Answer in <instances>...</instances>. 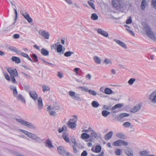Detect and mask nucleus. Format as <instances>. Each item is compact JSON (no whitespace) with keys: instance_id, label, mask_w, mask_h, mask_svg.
I'll use <instances>...</instances> for the list:
<instances>
[{"instance_id":"obj_1","label":"nucleus","mask_w":156,"mask_h":156,"mask_svg":"<svg viewBox=\"0 0 156 156\" xmlns=\"http://www.w3.org/2000/svg\"><path fill=\"white\" fill-rule=\"evenodd\" d=\"M16 120L18 122L30 129H35L36 126L32 123L21 119L16 118Z\"/></svg>"},{"instance_id":"obj_2","label":"nucleus","mask_w":156,"mask_h":156,"mask_svg":"<svg viewBox=\"0 0 156 156\" xmlns=\"http://www.w3.org/2000/svg\"><path fill=\"white\" fill-rule=\"evenodd\" d=\"M146 32V35L148 37L154 40L155 37L154 33L151 30L147 24H145L143 26Z\"/></svg>"},{"instance_id":"obj_3","label":"nucleus","mask_w":156,"mask_h":156,"mask_svg":"<svg viewBox=\"0 0 156 156\" xmlns=\"http://www.w3.org/2000/svg\"><path fill=\"white\" fill-rule=\"evenodd\" d=\"M20 131L30 138L34 139L36 141H37L40 139L38 137L37 135L33 133L27 131L22 129H20Z\"/></svg>"},{"instance_id":"obj_4","label":"nucleus","mask_w":156,"mask_h":156,"mask_svg":"<svg viewBox=\"0 0 156 156\" xmlns=\"http://www.w3.org/2000/svg\"><path fill=\"white\" fill-rule=\"evenodd\" d=\"M69 95L72 98L75 100L81 101L82 98L80 96V95L79 94H76V93L72 91H70L69 92Z\"/></svg>"},{"instance_id":"obj_5","label":"nucleus","mask_w":156,"mask_h":156,"mask_svg":"<svg viewBox=\"0 0 156 156\" xmlns=\"http://www.w3.org/2000/svg\"><path fill=\"white\" fill-rule=\"evenodd\" d=\"M123 2L122 0H112V4L114 8H121L122 7Z\"/></svg>"},{"instance_id":"obj_6","label":"nucleus","mask_w":156,"mask_h":156,"mask_svg":"<svg viewBox=\"0 0 156 156\" xmlns=\"http://www.w3.org/2000/svg\"><path fill=\"white\" fill-rule=\"evenodd\" d=\"M20 13L27 20V22L31 23L32 22V19L30 17L28 13L25 11L21 10L20 11Z\"/></svg>"},{"instance_id":"obj_7","label":"nucleus","mask_w":156,"mask_h":156,"mask_svg":"<svg viewBox=\"0 0 156 156\" xmlns=\"http://www.w3.org/2000/svg\"><path fill=\"white\" fill-rule=\"evenodd\" d=\"M149 100L153 103L156 104V91H153L149 95Z\"/></svg>"},{"instance_id":"obj_8","label":"nucleus","mask_w":156,"mask_h":156,"mask_svg":"<svg viewBox=\"0 0 156 156\" xmlns=\"http://www.w3.org/2000/svg\"><path fill=\"white\" fill-rule=\"evenodd\" d=\"M113 144L115 146H121L123 145L126 146L128 145V143L123 140H119L114 142Z\"/></svg>"},{"instance_id":"obj_9","label":"nucleus","mask_w":156,"mask_h":156,"mask_svg":"<svg viewBox=\"0 0 156 156\" xmlns=\"http://www.w3.org/2000/svg\"><path fill=\"white\" fill-rule=\"evenodd\" d=\"M142 106L141 103H139L135 105L133 108L130 110V112L132 113H135L138 111Z\"/></svg>"},{"instance_id":"obj_10","label":"nucleus","mask_w":156,"mask_h":156,"mask_svg":"<svg viewBox=\"0 0 156 156\" xmlns=\"http://www.w3.org/2000/svg\"><path fill=\"white\" fill-rule=\"evenodd\" d=\"M57 149L59 153L62 155H64L66 153V150L64 147L59 146L57 147Z\"/></svg>"},{"instance_id":"obj_11","label":"nucleus","mask_w":156,"mask_h":156,"mask_svg":"<svg viewBox=\"0 0 156 156\" xmlns=\"http://www.w3.org/2000/svg\"><path fill=\"white\" fill-rule=\"evenodd\" d=\"M129 115V114L126 113H122L119 114L116 117L117 119L119 121L121 120L122 118L127 117Z\"/></svg>"},{"instance_id":"obj_12","label":"nucleus","mask_w":156,"mask_h":156,"mask_svg":"<svg viewBox=\"0 0 156 156\" xmlns=\"http://www.w3.org/2000/svg\"><path fill=\"white\" fill-rule=\"evenodd\" d=\"M29 94L30 97L34 101H36L37 98V94L34 91H30Z\"/></svg>"},{"instance_id":"obj_13","label":"nucleus","mask_w":156,"mask_h":156,"mask_svg":"<svg viewBox=\"0 0 156 156\" xmlns=\"http://www.w3.org/2000/svg\"><path fill=\"white\" fill-rule=\"evenodd\" d=\"M125 152L128 156H133L132 149L129 147H126L125 149Z\"/></svg>"},{"instance_id":"obj_14","label":"nucleus","mask_w":156,"mask_h":156,"mask_svg":"<svg viewBox=\"0 0 156 156\" xmlns=\"http://www.w3.org/2000/svg\"><path fill=\"white\" fill-rule=\"evenodd\" d=\"M7 70L10 74H12L16 76L18 75V72L16 69H12L11 68H8L7 69Z\"/></svg>"},{"instance_id":"obj_15","label":"nucleus","mask_w":156,"mask_h":156,"mask_svg":"<svg viewBox=\"0 0 156 156\" xmlns=\"http://www.w3.org/2000/svg\"><path fill=\"white\" fill-rule=\"evenodd\" d=\"M114 41L117 43L119 45L125 49H126L127 48V46L124 43L116 39H114Z\"/></svg>"},{"instance_id":"obj_16","label":"nucleus","mask_w":156,"mask_h":156,"mask_svg":"<svg viewBox=\"0 0 156 156\" xmlns=\"http://www.w3.org/2000/svg\"><path fill=\"white\" fill-rule=\"evenodd\" d=\"M97 32L99 34L105 37H107L108 36V33L103 30L102 29H98L97 30Z\"/></svg>"},{"instance_id":"obj_17","label":"nucleus","mask_w":156,"mask_h":156,"mask_svg":"<svg viewBox=\"0 0 156 156\" xmlns=\"http://www.w3.org/2000/svg\"><path fill=\"white\" fill-rule=\"evenodd\" d=\"M38 108L39 110L42 109L43 106L42 99L41 97H39L37 99Z\"/></svg>"},{"instance_id":"obj_18","label":"nucleus","mask_w":156,"mask_h":156,"mask_svg":"<svg viewBox=\"0 0 156 156\" xmlns=\"http://www.w3.org/2000/svg\"><path fill=\"white\" fill-rule=\"evenodd\" d=\"M41 35L45 39H48L49 38V34L48 32L45 30L43 31L41 33Z\"/></svg>"},{"instance_id":"obj_19","label":"nucleus","mask_w":156,"mask_h":156,"mask_svg":"<svg viewBox=\"0 0 156 156\" xmlns=\"http://www.w3.org/2000/svg\"><path fill=\"white\" fill-rule=\"evenodd\" d=\"M73 120V119H70V120L67 122V124L68 126L71 129H73L76 127V123L74 122H70V121Z\"/></svg>"},{"instance_id":"obj_20","label":"nucleus","mask_w":156,"mask_h":156,"mask_svg":"<svg viewBox=\"0 0 156 156\" xmlns=\"http://www.w3.org/2000/svg\"><path fill=\"white\" fill-rule=\"evenodd\" d=\"M62 137L66 142H69L70 141L68 134L66 133H63L62 136Z\"/></svg>"},{"instance_id":"obj_21","label":"nucleus","mask_w":156,"mask_h":156,"mask_svg":"<svg viewBox=\"0 0 156 156\" xmlns=\"http://www.w3.org/2000/svg\"><path fill=\"white\" fill-rule=\"evenodd\" d=\"M11 90L13 91V94L15 96H16L18 93L16 90V87L14 86L11 85L10 86Z\"/></svg>"},{"instance_id":"obj_22","label":"nucleus","mask_w":156,"mask_h":156,"mask_svg":"<svg viewBox=\"0 0 156 156\" xmlns=\"http://www.w3.org/2000/svg\"><path fill=\"white\" fill-rule=\"evenodd\" d=\"M113 133V132L112 131L108 132L105 136L104 138L105 139L107 140L110 139L112 136Z\"/></svg>"},{"instance_id":"obj_23","label":"nucleus","mask_w":156,"mask_h":156,"mask_svg":"<svg viewBox=\"0 0 156 156\" xmlns=\"http://www.w3.org/2000/svg\"><path fill=\"white\" fill-rule=\"evenodd\" d=\"M46 146L48 147L49 148H53L54 146L52 144L50 140L49 139L47 140L45 143Z\"/></svg>"},{"instance_id":"obj_24","label":"nucleus","mask_w":156,"mask_h":156,"mask_svg":"<svg viewBox=\"0 0 156 156\" xmlns=\"http://www.w3.org/2000/svg\"><path fill=\"white\" fill-rule=\"evenodd\" d=\"M90 136L92 137H94V138L98 139L99 137V135L98 133H97L94 130H92Z\"/></svg>"},{"instance_id":"obj_25","label":"nucleus","mask_w":156,"mask_h":156,"mask_svg":"<svg viewBox=\"0 0 156 156\" xmlns=\"http://www.w3.org/2000/svg\"><path fill=\"white\" fill-rule=\"evenodd\" d=\"M123 104L119 103L115 105L112 108V110H113L117 108H121L123 106Z\"/></svg>"},{"instance_id":"obj_26","label":"nucleus","mask_w":156,"mask_h":156,"mask_svg":"<svg viewBox=\"0 0 156 156\" xmlns=\"http://www.w3.org/2000/svg\"><path fill=\"white\" fill-rule=\"evenodd\" d=\"M11 59L13 62H15L16 63H19L20 62V58L18 57L13 56Z\"/></svg>"},{"instance_id":"obj_27","label":"nucleus","mask_w":156,"mask_h":156,"mask_svg":"<svg viewBox=\"0 0 156 156\" xmlns=\"http://www.w3.org/2000/svg\"><path fill=\"white\" fill-rule=\"evenodd\" d=\"M41 53L43 55L46 56L48 55L49 52L46 49L43 48L41 50Z\"/></svg>"},{"instance_id":"obj_28","label":"nucleus","mask_w":156,"mask_h":156,"mask_svg":"<svg viewBox=\"0 0 156 156\" xmlns=\"http://www.w3.org/2000/svg\"><path fill=\"white\" fill-rule=\"evenodd\" d=\"M104 93L107 94H113L114 92L111 89L109 88H106L104 90Z\"/></svg>"},{"instance_id":"obj_29","label":"nucleus","mask_w":156,"mask_h":156,"mask_svg":"<svg viewBox=\"0 0 156 156\" xmlns=\"http://www.w3.org/2000/svg\"><path fill=\"white\" fill-rule=\"evenodd\" d=\"M81 138L83 140L88 139L90 137V136L86 133H83L81 134Z\"/></svg>"},{"instance_id":"obj_30","label":"nucleus","mask_w":156,"mask_h":156,"mask_svg":"<svg viewBox=\"0 0 156 156\" xmlns=\"http://www.w3.org/2000/svg\"><path fill=\"white\" fill-rule=\"evenodd\" d=\"M147 6V2L146 0H143L141 2V8L142 10L145 9Z\"/></svg>"},{"instance_id":"obj_31","label":"nucleus","mask_w":156,"mask_h":156,"mask_svg":"<svg viewBox=\"0 0 156 156\" xmlns=\"http://www.w3.org/2000/svg\"><path fill=\"white\" fill-rule=\"evenodd\" d=\"M18 100H20L23 103H25V101L24 98L21 94H19L17 97Z\"/></svg>"},{"instance_id":"obj_32","label":"nucleus","mask_w":156,"mask_h":156,"mask_svg":"<svg viewBox=\"0 0 156 156\" xmlns=\"http://www.w3.org/2000/svg\"><path fill=\"white\" fill-rule=\"evenodd\" d=\"M101 150V147L99 145H97L95 147V151H94L95 153H100Z\"/></svg>"},{"instance_id":"obj_33","label":"nucleus","mask_w":156,"mask_h":156,"mask_svg":"<svg viewBox=\"0 0 156 156\" xmlns=\"http://www.w3.org/2000/svg\"><path fill=\"white\" fill-rule=\"evenodd\" d=\"M102 116L106 117L108 115L110 114V113L106 110H103L101 112Z\"/></svg>"},{"instance_id":"obj_34","label":"nucleus","mask_w":156,"mask_h":156,"mask_svg":"<svg viewBox=\"0 0 156 156\" xmlns=\"http://www.w3.org/2000/svg\"><path fill=\"white\" fill-rule=\"evenodd\" d=\"M42 87L43 88V91L44 92L49 91L50 90V88L48 86L43 85Z\"/></svg>"},{"instance_id":"obj_35","label":"nucleus","mask_w":156,"mask_h":156,"mask_svg":"<svg viewBox=\"0 0 156 156\" xmlns=\"http://www.w3.org/2000/svg\"><path fill=\"white\" fill-rule=\"evenodd\" d=\"M91 105L94 108H97L99 105V104L98 102L95 101H94L92 102Z\"/></svg>"},{"instance_id":"obj_36","label":"nucleus","mask_w":156,"mask_h":156,"mask_svg":"<svg viewBox=\"0 0 156 156\" xmlns=\"http://www.w3.org/2000/svg\"><path fill=\"white\" fill-rule=\"evenodd\" d=\"M98 16L95 13H93L91 14V18L92 20H96L98 19Z\"/></svg>"},{"instance_id":"obj_37","label":"nucleus","mask_w":156,"mask_h":156,"mask_svg":"<svg viewBox=\"0 0 156 156\" xmlns=\"http://www.w3.org/2000/svg\"><path fill=\"white\" fill-rule=\"evenodd\" d=\"M62 50V46L61 44H59L57 46V51L58 52H61Z\"/></svg>"},{"instance_id":"obj_38","label":"nucleus","mask_w":156,"mask_h":156,"mask_svg":"<svg viewBox=\"0 0 156 156\" xmlns=\"http://www.w3.org/2000/svg\"><path fill=\"white\" fill-rule=\"evenodd\" d=\"M31 57L34 59L33 61L34 62H38V59L37 58V57L35 54H33L31 55Z\"/></svg>"},{"instance_id":"obj_39","label":"nucleus","mask_w":156,"mask_h":156,"mask_svg":"<svg viewBox=\"0 0 156 156\" xmlns=\"http://www.w3.org/2000/svg\"><path fill=\"white\" fill-rule=\"evenodd\" d=\"M79 89H80L82 91L86 92H88L89 90V89H88L86 87H83L80 86L79 87Z\"/></svg>"},{"instance_id":"obj_40","label":"nucleus","mask_w":156,"mask_h":156,"mask_svg":"<svg viewBox=\"0 0 156 156\" xmlns=\"http://www.w3.org/2000/svg\"><path fill=\"white\" fill-rule=\"evenodd\" d=\"M94 59L95 62L98 64H100L101 63V61L100 58L97 56L94 57Z\"/></svg>"},{"instance_id":"obj_41","label":"nucleus","mask_w":156,"mask_h":156,"mask_svg":"<svg viewBox=\"0 0 156 156\" xmlns=\"http://www.w3.org/2000/svg\"><path fill=\"white\" fill-rule=\"evenodd\" d=\"M73 54V52L71 51H67L64 54L65 56L68 57L70 56L72 54Z\"/></svg>"},{"instance_id":"obj_42","label":"nucleus","mask_w":156,"mask_h":156,"mask_svg":"<svg viewBox=\"0 0 156 156\" xmlns=\"http://www.w3.org/2000/svg\"><path fill=\"white\" fill-rule=\"evenodd\" d=\"M67 129V127L66 126L64 125L63 126L62 128H59L58 129V132L59 133H61L62 132V131H63Z\"/></svg>"},{"instance_id":"obj_43","label":"nucleus","mask_w":156,"mask_h":156,"mask_svg":"<svg viewBox=\"0 0 156 156\" xmlns=\"http://www.w3.org/2000/svg\"><path fill=\"white\" fill-rule=\"evenodd\" d=\"M115 154L118 155H119L121 154V153L122 152V150L121 149H116L115 151Z\"/></svg>"},{"instance_id":"obj_44","label":"nucleus","mask_w":156,"mask_h":156,"mask_svg":"<svg viewBox=\"0 0 156 156\" xmlns=\"http://www.w3.org/2000/svg\"><path fill=\"white\" fill-rule=\"evenodd\" d=\"M88 92L90 94L93 96H96L97 94L95 91L91 90H89Z\"/></svg>"},{"instance_id":"obj_45","label":"nucleus","mask_w":156,"mask_h":156,"mask_svg":"<svg viewBox=\"0 0 156 156\" xmlns=\"http://www.w3.org/2000/svg\"><path fill=\"white\" fill-rule=\"evenodd\" d=\"M140 154L142 156H146L148 155L147 154V152L145 151H140L139 152Z\"/></svg>"},{"instance_id":"obj_46","label":"nucleus","mask_w":156,"mask_h":156,"mask_svg":"<svg viewBox=\"0 0 156 156\" xmlns=\"http://www.w3.org/2000/svg\"><path fill=\"white\" fill-rule=\"evenodd\" d=\"M151 6L156 9V0H152L151 3Z\"/></svg>"},{"instance_id":"obj_47","label":"nucleus","mask_w":156,"mask_h":156,"mask_svg":"<svg viewBox=\"0 0 156 156\" xmlns=\"http://www.w3.org/2000/svg\"><path fill=\"white\" fill-rule=\"evenodd\" d=\"M131 125L130 122H127L123 123V126L126 127H129Z\"/></svg>"},{"instance_id":"obj_48","label":"nucleus","mask_w":156,"mask_h":156,"mask_svg":"<svg viewBox=\"0 0 156 156\" xmlns=\"http://www.w3.org/2000/svg\"><path fill=\"white\" fill-rule=\"evenodd\" d=\"M104 62L107 64L111 65L112 64V60L109 59H105L104 60Z\"/></svg>"},{"instance_id":"obj_49","label":"nucleus","mask_w":156,"mask_h":156,"mask_svg":"<svg viewBox=\"0 0 156 156\" xmlns=\"http://www.w3.org/2000/svg\"><path fill=\"white\" fill-rule=\"evenodd\" d=\"M14 10L15 14V19L14 20L15 21L12 24H14L15 23L17 19V17H18V13H17V12L15 8H14Z\"/></svg>"},{"instance_id":"obj_50","label":"nucleus","mask_w":156,"mask_h":156,"mask_svg":"<svg viewBox=\"0 0 156 156\" xmlns=\"http://www.w3.org/2000/svg\"><path fill=\"white\" fill-rule=\"evenodd\" d=\"M116 136L122 139L124 136L123 133H119L116 134Z\"/></svg>"},{"instance_id":"obj_51","label":"nucleus","mask_w":156,"mask_h":156,"mask_svg":"<svg viewBox=\"0 0 156 156\" xmlns=\"http://www.w3.org/2000/svg\"><path fill=\"white\" fill-rule=\"evenodd\" d=\"M88 4H89V5L93 9H95V5L94 4V3L92 2H91L90 1H88L87 2Z\"/></svg>"},{"instance_id":"obj_52","label":"nucleus","mask_w":156,"mask_h":156,"mask_svg":"<svg viewBox=\"0 0 156 156\" xmlns=\"http://www.w3.org/2000/svg\"><path fill=\"white\" fill-rule=\"evenodd\" d=\"M135 81V79L134 78H130L128 81V83L130 85L132 84Z\"/></svg>"},{"instance_id":"obj_53","label":"nucleus","mask_w":156,"mask_h":156,"mask_svg":"<svg viewBox=\"0 0 156 156\" xmlns=\"http://www.w3.org/2000/svg\"><path fill=\"white\" fill-rule=\"evenodd\" d=\"M132 22V20L131 17V16L129 17V18L127 19L126 21V23L127 24H130Z\"/></svg>"},{"instance_id":"obj_54","label":"nucleus","mask_w":156,"mask_h":156,"mask_svg":"<svg viewBox=\"0 0 156 156\" xmlns=\"http://www.w3.org/2000/svg\"><path fill=\"white\" fill-rule=\"evenodd\" d=\"M5 78L8 80H9L10 78L9 75L6 73H4Z\"/></svg>"},{"instance_id":"obj_55","label":"nucleus","mask_w":156,"mask_h":156,"mask_svg":"<svg viewBox=\"0 0 156 156\" xmlns=\"http://www.w3.org/2000/svg\"><path fill=\"white\" fill-rule=\"evenodd\" d=\"M93 156H105V153L103 151H102L101 153L97 155H93Z\"/></svg>"},{"instance_id":"obj_56","label":"nucleus","mask_w":156,"mask_h":156,"mask_svg":"<svg viewBox=\"0 0 156 156\" xmlns=\"http://www.w3.org/2000/svg\"><path fill=\"white\" fill-rule=\"evenodd\" d=\"M73 148L74 152L76 154H77L78 152V151L76 146L74 145H73Z\"/></svg>"},{"instance_id":"obj_57","label":"nucleus","mask_w":156,"mask_h":156,"mask_svg":"<svg viewBox=\"0 0 156 156\" xmlns=\"http://www.w3.org/2000/svg\"><path fill=\"white\" fill-rule=\"evenodd\" d=\"M21 73L23 74L24 76H25V77H26L27 78H28V79H30V76L28 75L27 74L24 73V72H22Z\"/></svg>"},{"instance_id":"obj_58","label":"nucleus","mask_w":156,"mask_h":156,"mask_svg":"<svg viewBox=\"0 0 156 156\" xmlns=\"http://www.w3.org/2000/svg\"><path fill=\"white\" fill-rule=\"evenodd\" d=\"M87 151L85 150H84L81 154V156H87Z\"/></svg>"},{"instance_id":"obj_59","label":"nucleus","mask_w":156,"mask_h":156,"mask_svg":"<svg viewBox=\"0 0 156 156\" xmlns=\"http://www.w3.org/2000/svg\"><path fill=\"white\" fill-rule=\"evenodd\" d=\"M126 30L129 33L132 35L133 36H135V34H134V33L133 32V31H132V30H129L128 29H126Z\"/></svg>"},{"instance_id":"obj_60","label":"nucleus","mask_w":156,"mask_h":156,"mask_svg":"<svg viewBox=\"0 0 156 156\" xmlns=\"http://www.w3.org/2000/svg\"><path fill=\"white\" fill-rule=\"evenodd\" d=\"M20 35L18 34H15L13 36V37L15 39H17L19 38Z\"/></svg>"},{"instance_id":"obj_61","label":"nucleus","mask_w":156,"mask_h":156,"mask_svg":"<svg viewBox=\"0 0 156 156\" xmlns=\"http://www.w3.org/2000/svg\"><path fill=\"white\" fill-rule=\"evenodd\" d=\"M50 114L51 115L55 116L56 115L55 112L54 111H51L50 112Z\"/></svg>"},{"instance_id":"obj_62","label":"nucleus","mask_w":156,"mask_h":156,"mask_svg":"<svg viewBox=\"0 0 156 156\" xmlns=\"http://www.w3.org/2000/svg\"><path fill=\"white\" fill-rule=\"evenodd\" d=\"M14 52H16V53L18 54H20L21 53V51L18 50L17 48H16L15 50H14Z\"/></svg>"},{"instance_id":"obj_63","label":"nucleus","mask_w":156,"mask_h":156,"mask_svg":"<svg viewBox=\"0 0 156 156\" xmlns=\"http://www.w3.org/2000/svg\"><path fill=\"white\" fill-rule=\"evenodd\" d=\"M58 76L60 78H61L63 77L62 74L59 72L58 73Z\"/></svg>"},{"instance_id":"obj_64","label":"nucleus","mask_w":156,"mask_h":156,"mask_svg":"<svg viewBox=\"0 0 156 156\" xmlns=\"http://www.w3.org/2000/svg\"><path fill=\"white\" fill-rule=\"evenodd\" d=\"M60 109V108L58 106H54L53 107V109L54 110H59Z\"/></svg>"}]
</instances>
